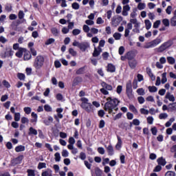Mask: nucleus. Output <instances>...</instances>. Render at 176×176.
<instances>
[{"instance_id": "obj_1", "label": "nucleus", "mask_w": 176, "mask_h": 176, "mask_svg": "<svg viewBox=\"0 0 176 176\" xmlns=\"http://www.w3.org/2000/svg\"><path fill=\"white\" fill-rule=\"evenodd\" d=\"M107 102L104 104V111L109 112V113H113V115H115L116 111L119 110L118 105H119L120 102L117 98L112 99L111 97L107 98ZM113 109L116 112H113Z\"/></svg>"}, {"instance_id": "obj_2", "label": "nucleus", "mask_w": 176, "mask_h": 176, "mask_svg": "<svg viewBox=\"0 0 176 176\" xmlns=\"http://www.w3.org/2000/svg\"><path fill=\"white\" fill-rule=\"evenodd\" d=\"M45 64V57L42 55L37 56L34 61L33 67H34L35 69H41L43 65Z\"/></svg>"}, {"instance_id": "obj_3", "label": "nucleus", "mask_w": 176, "mask_h": 176, "mask_svg": "<svg viewBox=\"0 0 176 176\" xmlns=\"http://www.w3.org/2000/svg\"><path fill=\"white\" fill-rule=\"evenodd\" d=\"M174 45V41L171 39L168 40L167 41L163 43L157 49V52L158 53H163L165 50L170 49V46Z\"/></svg>"}, {"instance_id": "obj_4", "label": "nucleus", "mask_w": 176, "mask_h": 176, "mask_svg": "<svg viewBox=\"0 0 176 176\" xmlns=\"http://www.w3.org/2000/svg\"><path fill=\"white\" fill-rule=\"evenodd\" d=\"M100 85L102 88L100 89V91L104 96H108V94H109V91H112V90H113V87H112V85H109L104 81H102Z\"/></svg>"}, {"instance_id": "obj_5", "label": "nucleus", "mask_w": 176, "mask_h": 176, "mask_svg": "<svg viewBox=\"0 0 176 176\" xmlns=\"http://www.w3.org/2000/svg\"><path fill=\"white\" fill-rule=\"evenodd\" d=\"M126 93L129 100H134V94H133V85L131 80H129L126 85Z\"/></svg>"}, {"instance_id": "obj_6", "label": "nucleus", "mask_w": 176, "mask_h": 176, "mask_svg": "<svg viewBox=\"0 0 176 176\" xmlns=\"http://www.w3.org/2000/svg\"><path fill=\"white\" fill-rule=\"evenodd\" d=\"M73 46H76L82 52H86V50L90 47V43L87 42L79 43L76 41H74L73 43Z\"/></svg>"}, {"instance_id": "obj_7", "label": "nucleus", "mask_w": 176, "mask_h": 176, "mask_svg": "<svg viewBox=\"0 0 176 176\" xmlns=\"http://www.w3.org/2000/svg\"><path fill=\"white\" fill-rule=\"evenodd\" d=\"M162 38L157 37L155 39L147 43L144 47V49H152V47H156V46L162 43Z\"/></svg>"}, {"instance_id": "obj_8", "label": "nucleus", "mask_w": 176, "mask_h": 176, "mask_svg": "<svg viewBox=\"0 0 176 176\" xmlns=\"http://www.w3.org/2000/svg\"><path fill=\"white\" fill-rule=\"evenodd\" d=\"M23 159H24V155H20L17 157L11 160V166H17V164H21V162H23Z\"/></svg>"}, {"instance_id": "obj_9", "label": "nucleus", "mask_w": 176, "mask_h": 176, "mask_svg": "<svg viewBox=\"0 0 176 176\" xmlns=\"http://www.w3.org/2000/svg\"><path fill=\"white\" fill-rule=\"evenodd\" d=\"M122 21H123L122 16H113L111 19V25H113V27H116L117 25H119Z\"/></svg>"}, {"instance_id": "obj_10", "label": "nucleus", "mask_w": 176, "mask_h": 176, "mask_svg": "<svg viewBox=\"0 0 176 176\" xmlns=\"http://www.w3.org/2000/svg\"><path fill=\"white\" fill-rule=\"evenodd\" d=\"M80 107L87 112H90L93 109V104L91 103H81Z\"/></svg>"}, {"instance_id": "obj_11", "label": "nucleus", "mask_w": 176, "mask_h": 176, "mask_svg": "<svg viewBox=\"0 0 176 176\" xmlns=\"http://www.w3.org/2000/svg\"><path fill=\"white\" fill-rule=\"evenodd\" d=\"M104 146L109 156H113L115 155V151L113 150V146L111 144H109L108 146L105 145Z\"/></svg>"}, {"instance_id": "obj_12", "label": "nucleus", "mask_w": 176, "mask_h": 176, "mask_svg": "<svg viewBox=\"0 0 176 176\" xmlns=\"http://www.w3.org/2000/svg\"><path fill=\"white\" fill-rule=\"evenodd\" d=\"M1 58H6V57H12L13 56V50L10 49L7 50L4 54H1Z\"/></svg>"}, {"instance_id": "obj_13", "label": "nucleus", "mask_w": 176, "mask_h": 176, "mask_svg": "<svg viewBox=\"0 0 176 176\" xmlns=\"http://www.w3.org/2000/svg\"><path fill=\"white\" fill-rule=\"evenodd\" d=\"M41 176H53V170L50 168H47L45 170H43Z\"/></svg>"}, {"instance_id": "obj_14", "label": "nucleus", "mask_w": 176, "mask_h": 176, "mask_svg": "<svg viewBox=\"0 0 176 176\" xmlns=\"http://www.w3.org/2000/svg\"><path fill=\"white\" fill-rule=\"evenodd\" d=\"M126 60L131 61L132 60H135V54L133 52H129L126 53Z\"/></svg>"}, {"instance_id": "obj_15", "label": "nucleus", "mask_w": 176, "mask_h": 176, "mask_svg": "<svg viewBox=\"0 0 176 176\" xmlns=\"http://www.w3.org/2000/svg\"><path fill=\"white\" fill-rule=\"evenodd\" d=\"M101 52H102V50L101 49V47H98L94 48V52H93V56L94 57H98V56H100V54H101Z\"/></svg>"}, {"instance_id": "obj_16", "label": "nucleus", "mask_w": 176, "mask_h": 176, "mask_svg": "<svg viewBox=\"0 0 176 176\" xmlns=\"http://www.w3.org/2000/svg\"><path fill=\"white\" fill-rule=\"evenodd\" d=\"M129 11H130V6L126 5L123 6L122 9V16H129Z\"/></svg>"}, {"instance_id": "obj_17", "label": "nucleus", "mask_w": 176, "mask_h": 176, "mask_svg": "<svg viewBox=\"0 0 176 176\" xmlns=\"http://www.w3.org/2000/svg\"><path fill=\"white\" fill-rule=\"evenodd\" d=\"M137 60L136 59H133L132 60H129V65L131 69H134L135 67H137Z\"/></svg>"}, {"instance_id": "obj_18", "label": "nucleus", "mask_w": 176, "mask_h": 176, "mask_svg": "<svg viewBox=\"0 0 176 176\" xmlns=\"http://www.w3.org/2000/svg\"><path fill=\"white\" fill-rule=\"evenodd\" d=\"M31 116L32 119L30 120V122L31 123H34L35 126V124H36V122H38V114L35 113V112H32Z\"/></svg>"}, {"instance_id": "obj_19", "label": "nucleus", "mask_w": 176, "mask_h": 176, "mask_svg": "<svg viewBox=\"0 0 176 176\" xmlns=\"http://www.w3.org/2000/svg\"><path fill=\"white\" fill-rule=\"evenodd\" d=\"M168 112H176V102L168 104Z\"/></svg>"}, {"instance_id": "obj_20", "label": "nucleus", "mask_w": 176, "mask_h": 176, "mask_svg": "<svg viewBox=\"0 0 176 176\" xmlns=\"http://www.w3.org/2000/svg\"><path fill=\"white\" fill-rule=\"evenodd\" d=\"M157 163H158V165L160 166H164L167 164V162H166V160L163 158V157H161L157 160Z\"/></svg>"}, {"instance_id": "obj_21", "label": "nucleus", "mask_w": 176, "mask_h": 176, "mask_svg": "<svg viewBox=\"0 0 176 176\" xmlns=\"http://www.w3.org/2000/svg\"><path fill=\"white\" fill-rule=\"evenodd\" d=\"M25 50V49L20 47L18 50V52H16L15 56L19 58H21L23 57V53H24Z\"/></svg>"}, {"instance_id": "obj_22", "label": "nucleus", "mask_w": 176, "mask_h": 176, "mask_svg": "<svg viewBox=\"0 0 176 176\" xmlns=\"http://www.w3.org/2000/svg\"><path fill=\"white\" fill-rule=\"evenodd\" d=\"M165 98H166L167 100H169L172 102H174V101H175V97H174V95H171V93L170 92L166 93L165 96Z\"/></svg>"}, {"instance_id": "obj_23", "label": "nucleus", "mask_w": 176, "mask_h": 176, "mask_svg": "<svg viewBox=\"0 0 176 176\" xmlns=\"http://www.w3.org/2000/svg\"><path fill=\"white\" fill-rule=\"evenodd\" d=\"M170 25L176 27V11H174L173 16L170 19Z\"/></svg>"}, {"instance_id": "obj_24", "label": "nucleus", "mask_w": 176, "mask_h": 176, "mask_svg": "<svg viewBox=\"0 0 176 176\" xmlns=\"http://www.w3.org/2000/svg\"><path fill=\"white\" fill-rule=\"evenodd\" d=\"M28 135H38V131L31 126L29 129Z\"/></svg>"}, {"instance_id": "obj_25", "label": "nucleus", "mask_w": 176, "mask_h": 176, "mask_svg": "<svg viewBox=\"0 0 176 176\" xmlns=\"http://www.w3.org/2000/svg\"><path fill=\"white\" fill-rule=\"evenodd\" d=\"M122 139L120 138V137L118 136V142L116 145V149H117V151H120V149L122 148Z\"/></svg>"}, {"instance_id": "obj_26", "label": "nucleus", "mask_w": 176, "mask_h": 176, "mask_svg": "<svg viewBox=\"0 0 176 176\" xmlns=\"http://www.w3.org/2000/svg\"><path fill=\"white\" fill-rule=\"evenodd\" d=\"M116 71V67L113 64L109 63L107 65V72H111L113 73Z\"/></svg>"}, {"instance_id": "obj_27", "label": "nucleus", "mask_w": 176, "mask_h": 176, "mask_svg": "<svg viewBox=\"0 0 176 176\" xmlns=\"http://www.w3.org/2000/svg\"><path fill=\"white\" fill-rule=\"evenodd\" d=\"M43 123L45 126H50V124L53 123V117L49 116L47 120H43Z\"/></svg>"}, {"instance_id": "obj_28", "label": "nucleus", "mask_w": 176, "mask_h": 176, "mask_svg": "<svg viewBox=\"0 0 176 176\" xmlns=\"http://www.w3.org/2000/svg\"><path fill=\"white\" fill-rule=\"evenodd\" d=\"M51 32L54 35V36H58V35H60V30H58L56 28H52L51 29Z\"/></svg>"}, {"instance_id": "obj_29", "label": "nucleus", "mask_w": 176, "mask_h": 176, "mask_svg": "<svg viewBox=\"0 0 176 176\" xmlns=\"http://www.w3.org/2000/svg\"><path fill=\"white\" fill-rule=\"evenodd\" d=\"M32 58V55H31V53L25 52V54L23 56V60L25 61H28V60H31Z\"/></svg>"}, {"instance_id": "obj_30", "label": "nucleus", "mask_w": 176, "mask_h": 176, "mask_svg": "<svg viewBox=\"0 0 176 176\" xmlns=\"http://www.w3.org/2000/svg\"><path fill=\"white\" fill-rule=\"evenodd\" d=\"M25 151V146L23 145H19L15 147V151L19 153V152H24Z\"/></svg>"}, {"instance_id": "obj_31", "label": "nucleus", "mask_w": 176, "mask_h": 176, "mask_svg": "<svg viewBox=\"0 0 176 176\" xmlns=\"http://www.w3.org/2000/svg\"><path fill=\"white\" fill-rule=\"evenodd\" d=\"M144 24L146 25V30H151L152 27V23L151 21H149V19L144 20Z\"/></svg>"}, {"instance_id": "obj_32", "label": "nucleus", "mask_w": 176, "mask_h": 176, "mask_svg": "<svg viewBox=\"0 0 176 176\" xmlns=\"http://www.w3.org/2000/svg\"><path fill=\"white\" fill-rule=\"evenodd\" d=\"M86 66L79 68L76 72V75H83L85 74Z\"/></svg>"}, {"instance_id": "obj_33", "label": "nucleus", "mask_w": 176, "mask_h": 176, "mask_svg": "<svg viewBox=\"0 0 176 176\" xmlns=\"http://www.w3.org/2000/svg\"><path fill=\"white\" fill-rule=\"evenodd\" d=\"M167 82V73L164 72L162 74L161 83L164 85Z\"/></svg>"}, {"instance_id": "obj_34", "label": "nucleus", "mask_w": 176, "mask_h": 176, "mask_svg": "<svg viewBox=\"0 0 176 176\" xmlns=\"http://www.w3.org/2000/svg\"><path fill=\"white\" fill-rule=\"evenodd\" d=\"M54 118L58 123H60V119H63V116L61 113H58L57 116H54Z\"/></svg>"}, {"instance_id": "obj_35", "label": "nucleus", "mask_w": 176, "mask_h": 176, "mask_svg": "<svg viewBox=\"0 0 176 176\" xmlns=\"http://www.w3.org/2000/svg\"><path fill=\"white\" fill-rule=\"evenodd\" d=\"M81 82H83V78L82 77H76L74 80V85L76 86L78 83H80Z\"/></svg>"}, {"instance_id": "obj_36", "label": "nucleus", "mask_w": 176, "mask_h": 176, "mask_svg": "<svg viewBox=\"0 0 176 176\" xmlns=\"http://www.w3.org/2000/svg\"><path fill=\"white\" fill-rule=\"evenodd\" d=\"M167 61L171 65H173V64H175V58H174L173 56H168Z\"/></svg>"}, {"instance_id": "obj_37", "label": "nucleus", "mask_w": 176, "mask_h": 176, "mask_svg": "<svg viewBox=\"0 0 176 176\" xmlns=\"http://www.w3.org/2000/svg\"><path fill=\"white\" fill-rule=\"evenodd\" d=\"M136 93H138V96H145V89L139 88L137 89Z\"/></svg>"}, {"instance_id": "obj_38", "label": "nucleus", "mask_w": 176, "mask_h": 176, "mask_svg": "<svg viewBox=\"0 0 176 176\" xmlns=\"http://www.w3.org/2000/svg\"><path fill=\"white\" fill-rule=\"evenodd\" d=\"M25 22V19H23V21H20V20H16L15 22H12L11 27H13V25H16V27H17V25H20V24H21V23H24Z\"/></svg>"}, {"instance_id": "obj_39", "label": "nucleus", "mask_w": 176, "mask_h": 176, "mask_svg": "<svg viewBox=\"0 0 176 176\" xmlns=\"http://www.w3.org/2000/svg\"><path fill=\"white\" fill-rule=\"evenodd\" d=\"M175 118H171L168 122H166L165 126L166 127H170L171 124H173V122H175Z\"/></svg>"}, {"instance_id": "obj_40", "label": "nucleus", "mask_w": 176, "mask_h": 176, "mask_svg": "<svg viewBox=\"0 0 176 176\" xmlns=\"http://www.w3.org/2000/svg\"><path fill=\"white\" fill-rule=\"evenodd\" d=\"M148 89L150 93H156V91H157V87L155 86H149Z\"/></svg>"}, {"instance_id": "obj_41", "label": "nucleus", "mask_w": 176, "mask_h": 176, "mask_svg": "<svg viewBox=\"0 0 176 176\" xmlns=\"http://www.w3.org/2000/svg\"><path fill=\"white\" fill-rule=\"evenodd\" d=\"M113 36L116 41H120V39L122 38V34L116 32L113 34Z\"/></svg>"}, {"instance_id": "obj_42", "label": "nucleus", "mask_w": 176, "mask_h": 176, "mask_svg": "<svg viewBox=\"0 0 176 176\" xmlns=\"http://www.w3.org/2000/svg\"><path fill=\"white\" fill-rule=\"evenodd\" d=\"M72 8L74 10H78L79 8H80V6L79 5V3L74 2L72 3Z\"/></svg>"}, {"instance_id": "obj_43", "label": "nucleus", "mask_w": 176, "mask_h": 176, "mask_svg": "<svg viewBox=\"0 0 176 176\" xmlns=\"http://www.w3.org/2000/svg\"><path fill=\"white\" fill-rule=\"evenodd\" d=\"M38 170H42V168H46V163L45 162H39L37 166Z\"/></svg>"}, {"instance_id": "obj_44", "label": "nucleus", "mask_w": 176, "mask_h": 176, "mask_svg": "<svg viewBox=\"0 0 176 176\" xmlns=\"http://www.w3.org/2000/svg\"><path fill=\"white\" fill-rule=\"evenodd\" d=\"M95 174L96 176H102V170L100 168H96L95 169Z\"/></svg>"}, {"instance_id": "obj_45", "label": "nucleus", "mask_w": 176, "mask_h": 176, "mask_svg": "<svg viewBox=\"0 0 176 176\" xmlns=\"http://www.w3.org/2000/svg\"><path fill=\"white\" fill-rule=\"evenodd\" d=\"M167 118H168V114H167V113H162L159 116V118L161 120L167 119Z\"/></svg>"}, {"instance_id": "obj_46", "label": "nucleus", "mask_w": 176, "mask_h": 176, "mask_svg": "<svg viewBox=\"0 0 176 176\" xmlns=\"http://www.w3.org/2000/svg\"><path fill=\"white\" fill-rule=\"evenodd\" d=\"M145 3H139V4L138 5V9L139 10H144V9H145Z\"/></svg>"}, {"instance_id": "obj_47", "label": "nucleus", "mask_w": 176, "mask_h": 176, "mask_svg": "<svg viewBox=\"0 0 176 176\" xmlns=\"http://www.w3.org/2000/svg\"><path fill=\"white\" fill-rule=\"evenodd\" d=\"M21 122L22 124H25V123H30V120L26 117H22Z\"/></svg>"}, {"instance_id": "obj_48", "label": "nucleus", "mask_w": 176, "mask_h": 176, "mask_svg": "<svg viewBox=\"0 0 176 176\" xmlns=\"http://www.w3.org/2000/svg\"><path fill=\"white\" fill-rule=\"evenodd\" d=\"M162 24H164V25L165 27H169L170 26V21L167 19H164L162 20Z\"/></svg>"}, {"instance_id": "obj_49", "label": "nucleus", "mask_w": 176, "mask_h": 176, "mask_svg": "<svg viewBox=\"0 0 176 176\" xmlns=\"http://www.w3.org/2000/svg\"><path fill=\"white\" fill-rule=\"evenodd\" d=\"M55 156V162H60L61 160V155H60V153H56L54 154Z\"/></svg>"}, {"instance_id": "obj_50", "label": "nucleus", "mask_w": 176, "mask_h": 176, "mask_svg": "<svg viewBox=\"0 0 176 176\" xmlns=\"http://www.w3.org/2000/svg\"><path fill=\"white\" fill-rule=\"evenodd\" d=\"M140 113L142 115H149V111L148 109H145L144 108L140 109Z\"/></svg>"}, {"instance_id": "obj_51", "label": "nucleus", "mask_w": 176, "mask_h": 176, "mask_svg": "<svg viewBox=\"0 0 176 176\" xmlns=\"http://www.w3.org/2000/svg\"><path fill=\"white\" fill-rule=\"evenodd\" d=\"M129 109L130 111H131V112H133L134 113H137L138 112L135 107L133 104L129 105Z\"/></svg>"}, {"instance_id": "obj_52", "label": "nucleus", "mask_w": 176, "mask_h": 176, "mask_svg": "<svg viewBox=\"0 0 176 176\" xmlns=\"http://www.w3.org/2000/svg\"><path fill=\"white\" fill-rule=\"evenodd\" d=\"M23 111L25 113H26V115H30L32 109H31V107H24Z\"/></svg>"}, {"instance_id": "obj_53", "label": "nucleus", "mask_w": 176, "mask_h": 176, "mask_svg": "<svg viewBox=\"0 0 176 176\" xmlns=\"http://www.w3.org/2000/svg\"><path fill=\"white\" fill-rule=\"evenodd\" d=\"M28 176H35V170L32 169H28L27 170Z\"/></svg>"}, {"instance_id": "obj_54", "label": "nucleus", "mask_w": 176, "mask_h": 176, "mask_svg": "<svg viewBox=\"0 0 176 176\" xmlns=\"http://www.w3.org/2000/svg\"><path fill=\"white\" fill-rule=\"evenodd\" d=\"M99 129H104L105 127V121L104 120H101L99 122Z\"/></svg>"}, {"instance_id": "obj_55", "label": "nucleus", "mask_w": 176, "mask_h": 176, "mask_svg": "<svg viewBox=\"0 0 176 176\" xmlns=\"http://www.w3.org/2000/svg\"><path fill=\"white\" fill-rule=\"evenodd\" d=\"M162 170V165H157L155 166V168L153 169V173H159V171Z\"/></svg>"}, {"instance_id": "obj_56", "label": "nucleus", "mask_w": 176, "mask_h": 176, "mask_svg": "<svg viewBox=\"0 0 176 176\" xmlns=\"http://www.w3.org/2000/svg\"><path fill=\"white\" fill-rule=\"evenodd\" d=\"M56 40L54 38H49L48 40L46 41L45 45H52V43H54Z\"/></svg>"}, {"instance_id": "obj_57", "label": "nucleus", "mask_w": 176, "mask_h": 176, "mask_svg": "<svg viewBox=\"0 0 176 176\" xmlns=\"http://www.w3.org/2000/svg\"><path fill=\"white\" fill-rule=\"evenodd\" d=\"M98 153H100V155H104L105 149H104L103 147H98Z\"/></svg>"}, {"instance_id": "obj_58", "label": "nucleus", "mask_w": 176, "mask_h": 176, "mask_svg": "<svg viewBox=\"0 0 176 176\" xmlns=\"http://www.w3.org/2000/svg\"><path fill=\"white\" fill-rule=\"evenodd\" d=\"M81 31L79 29H74L72 31V34L73 35H74L75 36H76V35H79V34H80Z\"/></svg>"}, {"instance_id": "obj_59", "label": "nucleus", "mask_w": 176, "mask_h": 176, "mask_svg": "<svg viewBox=\"0 0 176 176\" xmlns=\"http://www.w3.org/2000/svg\"><path fill=\"white\" fill-rule=\"evenodd\" d=\"M44 109L46 111V112H52V107L49 104H45L44 106Z\"/></svg>"}, {"instance_id": "obj_60", "label": "nucleus", "mask_w": 176, "mask_h": 176, "mask_svg": "<svg viewBox=\"0 0 176 176\" xmlns=\"http://www.w3.org/2000/svg\"><path fill=\"white\" fill-rule=\"evenodd\" d=\"M165 176H175V172L168 170L165 173Z\"/></svg>"}, {"instance_id": "obj_61", "label": "nucleus", "mask_w": 176, "mask_h": 176, "mask_svg": "<svg viewBox=\"0 0 176 176\" xmlns=\"http://www.w3.org/2000/svg\"><path fill=\"white\" fill-rule=\"evenodd\" d=\"M69 54H72L74 57H75V56H76V54H78L76 51H74V50L72 48H70L69 50Z\"/></svg>"}, {"instance_id": "obj_62", "label": "nucleus", "mask_w": 176, "mask_h": 176, "mask_svg": "<svg viewBox=\"0 0 176 176\" xmlns=\"http://www.w3.org/2000/svg\"><path fill=\"white\" fill-rule=\"evenodd\" d=\"M138 101L139 104H144V102H145V98H144L142 96H139L138 98Z\"/></svg>"}, {"instance_id": "obj_63", "label": "nucleus", "mask_w": 176, "mask_h": 176, "mask_svg": "<svg viewBox=\"0 0 176 176\" xmlns=\"http://www.w3.org/2000/svg\"><path fill=\"white\" fill-rule=\"evenodd\" d=\"M151 131L153 134V135H156L157 134V128L155 126L151 128Z\"/></svg>"}, {"instance_id": "obj_64", "label": "nucleus", "mask_w": 176, "mask_h": 176, "mask_svg": "<svg viewBox=\"0 0 176 176\" xmlns=\"http://www.w3.org/2000/svg\"><path fill=\"white\" fill-rule=\"evenodd\" d=\"M14 120L15 122H19L20 120V113H14Z\"/></svg>"}]
</instances>
